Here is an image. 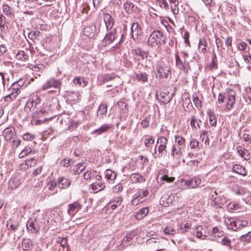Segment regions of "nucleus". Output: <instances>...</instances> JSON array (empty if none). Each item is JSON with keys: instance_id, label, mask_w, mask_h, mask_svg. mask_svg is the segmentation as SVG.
<instances>
[{"instance_id": "obj_1", "label": "nucleus", "mask_w": 251, "mask_h": 251, "mask_svg": "<svg viewBox=\"0 0 251 251\" xmlns=\"http://www.w3.org/2000/svg\"><path fill=\"white\" fill-rule=\"evenodd\" d=\"M165 37L163 33L159 30H154L149 36L147 45L152 47L160 46L162 44H165Z\"/></svg>"}, {"instance_id": "obj_2", "label": "nucleus", "mask_w": 251, "mask_h": 251, "mask_svg": "<svg viewBox=\"0 0 251 251\" xmlns=\"http://www.w3.org/2000/svg\"><path fill=\"white\" fill-rule=\"evenodd\" d=\"M235 92L232 90H229L227 91V93L225 95L222 94H220L218 97V102L220 104L223 103L227 100L226 108L228 110H229L232 108L233 104L235 103Z\"/></svg>"}, {"instance_id": "obj_3", "label": "nucleus", "mask_w": 251, "mask_h": 251, "mask_svg": "<svg viewBox=\"0 0 251 251\" xmlns=\"http://www.w3.org/2000/svg\"><path fill=\"white\" fill-rule=\"evenodd\" d=\"M119 34H118L116 29H113L111 31L106 34L104 39L102 41V45L103 46H107L110 44L115 43V45L120 44L121 42V39L119 38Z\"/></svg>"}, {"instance_id": "obj_4", "label": "nucleus", "mask_w": 251, "mask_h": 251, "mask_svg": "<svg viewBox=\"0 0 251 251\" xmlns=\"http://www.w3.org/2000/svg\"><path fill=\"white\" fill-rule=\"evenodd\" d=\"M24 84V83L21 80L14 83L12 85V87L9 90L10 93L4 97V100L9 102L15 100L20 93L19 86H22Z\"/></svg>"}, {"instance_id": "obj_5", "label": "nucleus", "mask_w": 251, "mask_h": 251, "mask_svg": "<svg viewBox=\"0 0 251 251\" xmlns=\"http://www.w3.org/2000/svg\"><path fill=\"white\" fill-rule=\"evenodd\" d=\"M227 227L228 229L233 231H237L248 226V222L247 221L235 220L230 218L226 222Z\"/></svg>"}, {"instance_id": "obj_6", "label": "nucleus", "mask_w": 251, "mask_h": 251, "mask_svg": "<svg viewBox=\"0 0 251 251\" xmlns=\"http://www.w3.org/2000/svg\"><path fill=\"white\" fill-rule=\"evenodd\" d=\"M167 143L168 140L165 137L161 136L158 138L156 145L159 144L158 148L159 157H162L163 155H166V147ZM156 146L157 145H156L154 148V152L153 153V154H154V153L156 154Z\"/></svg>"}, {"instance_id": "obj_7", "label": "nucleus", "mask_w": 251, "mask_h": 251, "mask_svg": "<svg viewBox=\"0 0 251 251\" xmlns=\"http://www.w3.org/2000/svg\"><path fill=\"white\" fill-rule=\"evenodd\" d=\"M61 85V81L60 79L50 78L44 83L42 87L43 90H48L51 88H60Z\"/></svg>"}, {"instance_id": "obj_8", "label": "nucleus", "mask_w": 251, "mask_h": 251, "mask_svg": "<svg viewBox=\"0 0 251 251\" xmlns=\"http://www.w3.org/2000/svg\"><path fill=\"white\" fill-rule=\"evenodd\" d=\"M175 59L176 67L184 73H188L190 69L189 66L188 64L186 63V60L185 58H183V61L180 59L178 54V51L175 54Z\"/></svg>"}, {"instance_id": "obj_9", "label": "nucleus", "mask_w": 251, "mask_h": 251, "mask_svg": "<svg viewBox=\"0 0 251 251\" xmlns=\"http://www.w3.org/2000/svg\"><path fill=\"white\" fill-rule=\"evenodd\" d=\"M131 32L132 37L135 41H138L139 38L143 34L141 26L138 23H133L132 24Z\"/></svg>"}, {"instance_id": "obj_10", "label": "nucleus", "mask_w": 251, "mask_h": 251, "mask_svg": "<svg viewBox=\"0 0 251 251\" xmlns=\"http://www.w3.org/2000/svg\"><path fill=\"white\" fill-rule=\"evenodd\" d=\"M183 189L194 188L198 187L201 183V179L198 178H192L188 180H181Z\"/></svg>"}, {"instance_id": "obj_11", "label": "nucleus", "mask_w": 251, "mask_h": 251, "mask_svg": "<svg viewBox=\"0 0 251 251\" xmlns=\"http://www.w3.org/2000/svg\"><path fill=\"white\" fill-rule=\"evenodd\" d=\"M156 72L157 75L160 79H166L168 77L170 71L168 67L158 66L156 67Z\"/></svg>"}, {"instance_id": "obj_12", "label": "nucleus", "mask_w": 251, "mask_h": 251, "mask_svg": "<svg viewBox=\"0 0 251 251\" xmlns=\"http://www.w3.org/2000/svg\"><path fill=\"white\" fill-rule=\"evenodd\" d=\"M174 95L175 92L170 94L168 91H162L160 93V98L157 99H159L161 102L166 104L170 101Z\"/></svg>"}, {"instance_id": "obj_13", "label": "nucleus", "mask_w": 251, "mask_h": 251, "mask_svg": "<svg viewBox=\"0 0 251 251\" xmlns=\"http://www.w3.org/2000/svg\"><path fill=\"white\" fill-rule=\"evenodd\" d=\"M3 135L6 141H10L14 139L15 128L13 127L6 128L3 131Z\"/></svg>"}, {"instance_id": "obj_14", "label": "nucleus", "mask_w": 251, "mask_h": 251, "mask_svg": "<svg viewBox=\"0 0 251 251\" xmlns=\"http://www.w3.org/2000/svg\"><path fill=\"white\" fill-rule=\"evenodd\" d=\"M26 227L29 232L34 234H36L40 229L36 219H35L34 221H28L26 224Z\"/></svg>"}, {"instance_id": "obj_15", "label": "nucleus", "mask_w": 251, "mask_h": 251, "mask_svg": "<svg viewBox=\"0 0 251 251\" xmlns=\"http://www.w3.org/2000/svg\"><path fill=\"white\" fill-rule=\"evenodd\" d=\"M68 210V213L70 216H73L76 214L81 208L82 205L77 201L70 204Z\"/></svg>"}, {"instance_id": "obj_16", "label": "nucleus", "mask_w": 251, "mask_h": 251, "mask_svg": "<svg viewBox=\"0 0 251 251\" xmlns=\"http://www.w3.org/2000/svg\"><path fill=\"white\" fill-rule=\"evenodd\" d=\"M21 183L19 175L12 176L8 182V187L11 189L17 188Z\"/></svg>"}, {"instance_id": "obj_17", "label": "nucleus", "mask_w": 251, "mask_h": 251, "mask_svg": "<svg viewBox=\"0 0 251 251\" xmlns=\"http://www.w3.org/2000/svg\"><path fill=\"white\" fill-rule=\"evenodd\" d=\"M103 20L105 23L107 29L109 30L112 29L114 25V22L111 15L108 13L104 14Z\"/></svg>"}, {"instance_id": "obj_18", "label": "nucleus", "mask_w": 251, "mask_h": 251, "mask_svg": "<svg viewBox=\"0 0 251 251\" xmlns=\"http://www.w3.org/2000/svg\"><path fill=\"white\" fill-rule=\"evenodd\" d=\"M183 149L173 145L171 151V154L174 159H179L182 155Z\"/></svg>"}, {"instance_id": "obj_19", "label": "nucleus", "mask_w": 251, "mask_h": 251, "mask_svg": "<svg viewBox=\"0 0 251 251\" xmlns=\"http://www.w3.org/2000/svg\"><path fill=\"white\" fill-rule=\"evenodd\" d=\"M33 246V242L30 239L24 238L22 240L21 248L23 251H31Z\"/></svg>"}, {"instance_id": "obj_20", "label": "nucleus", "mask_w": 251, "mask_h": 251, "mask_svg": "<svg viewBox=\"0 0 251 251\" xmlns=\"http://www.w3.org/2000/svg\"><path fill=\"white\" fill-rule=\"evenodd\" d=\"M96 31V26L92 24L90 26H86L84 29V34L89 38L94 36Z\"/></svg>"}, {"instance_id": "obj_21", "label": "nucleus", "mask_w": 251, "mask_h": 251, "mask_svg": "<svg viewBox=\"0 0 251 251\" xmlns=\"http://www.w3.org/2000/svg\"><path fill=\"white\" fill-rule=\"evenodd\" d=\"M105 178L109 183H113L116 178V174L110 169H107L104 172Z\"/></svg>"}, {"instance_id": "obj_22", "label": "nucleus", "mask_w": 251, "mask_h": 251, "mask_svg": "<svg viewBox=\"0 0 251 251\" xmlns=\"http://www.w3.org/2000/svg\"><path fill=\"white\" fill-rule=\"evenodd\" d=\"M112 128V125L110 124H104L102 125L100 127L98 128L92 132V133L97 135H100L104 133Z\"/></svg>"}, {"instance_id": "obj_23", "label": "nucleus", "mask_w": 251, "mask_h": 251, "mask_svg": "<svg viewBox=\"0 0 251 251\" xmlns=\"http://www.w3.org/2000/svg\"><path fill=\"white\" fill-rule=\"evenodd\" d=\"M149 209L148 207L142 208L135 213L134 218L136 220H141L147 215Z\"/></svg>"}, {"instance_id": "obj_24", "label": "nucleus", "mask_w": 251, "mask_h": 251, "mask_svg": "<svg viewBox=\"0 0 251 251\" xmlns=\"http://www.w3.org/2000/svg\"><path fill=\"white\" fill-rule=\"evenodd\" d=\"M237 151L239 155L246 160H248L250 159L249 151L247 149L239 146L237 147Z\"/></svg>"}, {"instance_id": "obj_25", "label": "nucleus", "mask_w": 251, "mask_h": 251, "mask_svg": "<svg viewBox=\"0 0 251 251\" xmlns=\"http://www.w3.org/2000/svg\"><path fill=\"white\" fill-rule=\"evenodd\" d=\"M71 183V181L65 177H60L58 179V186L60 188L66 189L68 188Z\"/></svg>"}, {"instance_id": "obj_26", "label": "nucleus", "mask_w": 251, "mask_h": 251, "mask_svg": "<svg viewBox=\"0 0 251 251\" xmlns=\"http://www.w3.org/2000/svg\"><path fill=\"white\" fill-rule=\"evenodd\" d=\"M232 170L235 173L243 176H246L247 175L245 168L239 164L234 165L232 167Z\"/></svg>"}, {"instance_id": "obj_27", "label": "nucleus", "mask_w": 251, "mask_h": 251, "mask_svg": "<svg viewBox=\"0 0 251 251\" xmlns=\"http://www.w3.org/2000/svg\"><path fill=\"white\" fill-rule=\"evenodd\" d=\"M175 144L174 145L183 149L185 147V139L184 137L178 135H175Z\"/></svg>"}, {"instance_id": "obj_28", "label": "nucleus", "mask_w": 251, "mask_h": 251, "mask_svg": "<svg viewBox=\"0 0 251 251\" xmlns=\"http://www.w3.org/2000/svg\"><path fill=\"white\" fill-rule=\"evenodd\" d=\"M130 178L132 182L135 183H141L145 181L144 177L138 173L132 174L130 175Z\"/></svg>"}, {"instance_id": "obj_29", "label": "nucleus", "mask_w": 251, "mask_h": 251, "mask_svg": "<svg viewBox=\"0 0 251 251\" xmlns=\"http://www.w3.org/2000/svg\"><path fill=\"white\" fill-rule=\"evenodd\" d=\"M232 191L236 195L243 196L246 194V188L238 185H235L232 187Z\"/></svg>"}, {"instance_id": "obj_30", "label": "nucleus", "mask_w": 251, "mask_h": 251, "mask_svg": "<svg viewBox=\"0 0 251 251\" xmlns=\"http://www.w3.org/2000/svg\"><path fill=\"white\" fill-rule=\"evenodd\" d=\"M28 51L26 50L25 52L24 50L19 51L16 55V58L17 60L22 61H26L28 60V54L27 53Z\"/></svg>"}, {"instance_id": "obj_31", "label": "nucleus", "mask_w": 251, "mask_h": 251, "mask_svg": "<svg viewBox=\"0 0 251 251\" xmlns=\"http://www.w3.org/2000/svg\"><path fill=\"white\" fill-rule=\"evenodd\" d=\"M124 9L127 12L130 13L136 11L137 6H135L132 2L127 1L124 4Z\"/></svg>"}, {"instance_id": "obj_32", "label": "nucleus", "mask_w": 251, "mask_h": 251, "mask_svg": "<svg viewBox=\"0 0 251 251\" xmlns=\"http://www.w3.org/2000/svg\"><path fill=\"white\" fill-rule=\"evenodd\" d=\"M122 201V199L120 197H115L109 203V207H111L112 209L114 210L121 204Z\"/></svg>"}, {"instance_id": "obj_33", "label": "nucleus", "mask_w": 251, "mask_h": 251, "mask_svg": "<svg viewBox=\"0 0 251 251\" xmlns=\"http://www.w3.org/2000/svg\"><path fill=\"white\" fill-rule=\"evenodd\" d=\"M105 187V183L102 182H96L91 184L92 189L96 191L97 192L103 190Z\"/></svg>"}, {"instance_id": "obj_34", "label": "nucleus", "mask_w": 251, "mask_h": 251, "mask_svg": "<svg viewBox=\"0 0 251 251\" xmlns=\"http://www.w3.org/2000/svg\"><path fill=\"white\" fill-rule=\"evenodd\" d=\"M132 52L136 56L141 57L143 59H144V57L147 58L148 56V53L139 48L132 50Z\"/></svg>"}, {"instance_id": "obj_35", "label": "nucleus", "mask_w": 251, "mask_h": 251, "mask_svg": "<svg viewBox=\"0 0 251 251\" xmlns=\"http://www.w3.org/2000/svg\"><path fill=\"white\" fill-rule=\"evenodd\" d=\"M171 4V9L173 13L176 15L178 13V1L177 0H169Z\"/></svg>"}, {"instance_id": "obj_36", "label": "nucleus", "mask_w": 251, "mask_h": 251, "mask_svg": "<svg viewBox=\"0 0 251 251\" xmlns=\"http://www.w3.org/2000/svg\"><path fill=\"white\" fill-rule=\"evenodd\" d=\"M163 231L165 234L169 235H174L176 233V230L172 225L166 226Z\"/></svg>"}, {"instance_id": "obj_37", "label": "nucleus", "mask_w": 251, "mask_h": 251, "mask_svg": "<svg viewBox=\"0 0 251 251\" xmlns=\"http://www.w3.org/2000/svg\"><path fill=\"white\" fill-rule=\"evenodd\" d=\"M207 43L206 40L204 38L200 39L199 42L198 48L200 50L201 49L202 53H204L207 51Z\"/></svg>"}, {"instance_id": "obj_38", "label": "nucleus", "mask_w": 251, "mask_h": 251, "mask_svg": "<svg viewBox=\"0 0 251 251\" xmlns=\"http://www.w3.org/2000/svg\"><path fill=\"white\" fill-rule=\"evenodd\" d=\"M226 203V198L224 196H219L214 203L218 207H222V206Z\"/></svg>"}, {"instance_id": "obj_39", "label": "nucleus", "mask_w": 251, "mask_h": 251, "mask_svg": "<svg viewBox=\"0 0 251 251\" xmlns=\"http://www.w3.org/2000/svg\"><path fill=\"white\" fill-rule=\"evenodd\" d=\"M48 109V106H44L41 108L39 111H37L34 113L33 116L35 118H40L42 116L47 113Z\"/></svg>"}, {"instance_id": "obj_40", "label": "nucleus", "mask_w": 251, "mask_h": 251, "mask_svg": "<svg viewBox=\"0 0 251 251\" xmlns=\"http://www.w3.org/2000/svg\"><path fill=\"white\" fill-rule=\"evenodd\" d=\"M149 194V191L147 189H142L138 191L137 193H136L134 195L138 196L137 197L140 199V200H145L144 198L147 196Z\"/></svg>"}, {"instance_id": "obj_41", "label": "nucleus", "mask_w": 251, "mask_h": 251, "mask_svg": "<svg viewBox=\"0 0 251 251\" xmlns=\"http://www.w3.org/2000/svg\"><path fill=\"white\" fill-rule=\"evenodd\" d=\"M2 10L3 13L7 16H11L12 15V9L8 4H3Z\"/></svg>"}, {"instance_id": "obj_42", "label": "nucleus", "mask_w": 251, "mask_h": 251, "mask_svg": "<svg viewBox=\"0 0 251 251\" xmlns=\"http://www.w3.org/2000/svg\"><path fill=\"white\" fill-rule=\"evenodd\" d=\"M148 75L146 73H140L136 74V78L138 81H140L143 82H147L148 80Z\"/></svg>"}, {"instance_id": "obj_43", "label": "nucleus", "mask_w": 251, "mask_h": 251, "mask_svg": "<svg viewBox=\"0 0 251 251\" xmlns=\"http://www.w3.org/2000/svg\"><path fill=\"white\" fill-rule=\"evenodd\" d=\"M37 106L35 105L34 101H32V98L30 97L29 100L27 101L26 105L25 107V110L26 112H28L32 109L35 108Z\"/></svg>"}, {"instance_id": "obj_44", "label": "nucleus", "mask_w": 251, "mask_h": 251, "mask_svg": "<svg viewBox=\"0 0 251 251\" xmlns=\"http://www.w3.org/2000/svg\"><path fill=\"white\" fill-rule=\"evenodd\" d=\"M6 226L9 229H10L12 230H16L18 228L19 224L17 222L14 223L10 220L7 222Z\"/></svg>"}, {"instance_id": "obj_45", "label": "nucleus", "mask_w": 251, "mask_h": 251, "mask_svg": "<svg viewBox=\"0 0 251 251\" xmlns=\"http://www.w3.org/2000/svg\"><path fill=\"white\" fill-rule=\"evenodd\" d=\"M203 229V228L201 226L197 227L196 228V232L195 233L196 237L199 239L204 240L206 239V235L203 234L201 230Z\"/></svg>"}, {"instance_id": "obj_46", "label": "nucleus", "mask_w": 251, "mask_h": 251, "mask_svg": "<svg viewBox=\"0 0 251 251\" xmlns=\"http://www.w3.org/2000/svg\"><path fill=\"white\" fill-rule=\"evenodd\" d=\"M154 143V139L152 136H150L145 139L144 145L146 148L149 149Z\"/></svg>"}, {"instance_id": "obj_47", "label": "nucleus", "mask_w": 251, "mask_h": 251, "mask_svg": "<svg viewBox=\"0 0 251 251\" xmlns=\"http://www.w3.org/2000/svg\"><path fill=\"white\" fill-rule=\"evenodd\" d=\"M41 35V32L39 31H35L34 32L31 31L28 33V38L32 40L35 39L39 40V36Z\"/></svg>"}, {"instance_id": "obj_48", "label": "nucleus", "mask_w": 251, "mask_h": 251, "mask_svg": "<svg viewBox=\"0 0 251 251\" xmlns=\"http://www.w3.org/2000/svg\"><path fill=\"white\" fill-rule=\"evenodd\" d=\"M190 125L193 128L196 129L200 128V125L195 116H192L191 117Z\"/></svg>"}, {"instance_id": "obj_49", "label": "nucleus", "mask_w": 251, "mask_h": 251, "mask_svg": "<svg viewBox=\"0 0 251 251\" xmlns=\"http://www.w3.org/2000/svg\"><path fill=\"white\" fill-rule=\"evenodd\" d=\"M86 166L84 163H78L75 166V172L76 174H79L85 170Z\"/></svg>"}, {"instance_id": "obj_50", "label": "nucleus", "mask_w": 251, "mask_h": 251, "mask_svg": "<svg viewBox=\"0 0 251 251\" xmlns=\"http://www.w3.org/2000/svg\"><path fill=\"white\" fill-rule=\"evenodd\" d=\"M190 224L188 223H185L184 225L181 224L179 226V228H178V231H179L180 233H184L186 231V229H188L190 228Z\"/></svg>"}, {"instance_id": "obj_51", "label": "nucleus", "mask_w": 251, "mask_h": 251, "mask_svg": "<svg viewBox=\"0 0 251 251\" xmlns=\"http://www.w3.org/2000/svg\"><path fill=\"white\" fill-rule=\"evenodd\" d=\"M6 25V19L3 14H0V29L2 31L5 28Z\"/></svg>"}, {"instance_id": "obj_52", "label": "nucleus", "mask_w": 251, "mask_h": 251, "mask_svg": "<svg viewBox=\"0 0 251 251\" xmlns=\"http://www.w3.org/2000/svg\"><path fill=\"white\" fill-rule=\"evenodd\" d=\"M137 196H135L134 195L133 196V199L131 201V203L132 205L136 206L139 204L145 201V200H140Z\"/></svg>"}, {"instance_id": "obj_53", "label": "nucleus", "mask_w": 251, "mask_h": 251, "mask_svg": "<svg viewBox=\"0 0 251 251\" xmlns=\"http://www.w3.org/2000/svg\"><path fill=\"white\" fill-rule=\"evenodd\" d=\"M32 101H34L35 105L38 106L40 104L41 99L40 97L37 94H33L31 96Z\"/></svg>"}, {"instance_id": "obj_54", "label": "nucleus", "mask_w": 251, "mask_h": 251, "mask_svg": "<svg viewBox=\"0 0 251 251\" xmlns=\"http://www.w3.org/2000/svg\"><path fill=\"white\" fill-rule=\"evenodd\" d=\"M238 48L240 50H242L245 52H247L249 50V47H248L247 44L244 42H242L239 45Z\"/></svg>"}, {"instance_id": "obj_55", "label": "nucleus", "mask_w": 251, "mask_h": 251, "mask_svg": "<svg viewBox=\"0 0 251 251\" xmlns=\"http://www.w3.org/2000/svg\"><path fill=\"white\" fill-rule=\"evenodd\" d=\"M251 238V231H248L247 233L241 235L240 240L242 241H248Z\"/></svg>"}, {"instance_id": "obj_56", "label": "nucleus", "mask_w": 251, "mask_h": 251, "mask_svg": "<svg viewBox=\"0 0 251 251\" xmlns=\"http://www.w3.org/2000/svg\"><path fill=\"white\" fill-rule=\"evenodd\" d=\"M44 69V66L43 64H38L34 65L32 67V70L36 72H42Z\"/></svg>"}, {"instance_id": "obj_57", "label": "nucleus", "mask_w": 251, "mask_h": 251, "mask_svg": "<svg viewBox=\"0 0 251 251\" xmlns=\"http://www.w3.org/2000/svg\"><path fill=\"white\" fill-rule=\"evenodd\" d=\"M135 235V232L134 231H131L128 233L126 237L123 239V241L125 242H128L131 240Z\"/></svg>"}, {"instance_id": "obj_58", "label": "nucleus", "mask_w": 251, "mask_h": 251, "mask_svg": "<svg viewBox=\"0 0 251 251\" xmlns=\"http://www.w3.org/2000/svg\"><path fill=\"white\" fill-rule=\"evenodd\" d=\"M199 142L195 139H192L190 143V148L191 149H196L197 148L200 149Z\"/></svg>"}, {"instance_id": "obj_59", "label": "nucleus", "mask_w": 251, "mask_h": 251, "mask_svg": "<svg viewBox=\"0 0 251 251\" xmlns=\"http://www.w3.org/2000/svg\"><path fill=\"white\" fill-rule=\"evenodd\" d=\"M115 78L114 74H107L105 75L103 78V82H107Z\"/></svg>"}, {"instance_id": "obj_60", "label": "nucleus", "mask_w": 251, "mask_h": 251, "mask_svg": "<svg viewBox=\"0 0 251 251\" xmlns=\"http://www.w3.org/2000/svg\"><path fill=\"white\" fill-rule=\"evenodd\" d=\"M150 117H146L141 122V125L143 128H147L149 126Z\"/></svg>"}, {"instance_id": "obj_61", "label": "nucleus", "mask_w": 251, "mask_h": 251, "mask_svg": "<svg viewBox=\"0 0 251 251\" xmlns=\"http://www.w3.org/2000/svg\"><path fill=\"white\" fill-rule=\"evenodd\" d=\"M31 151V150L30 149H25L21 151V152L19 154V156L20 158H23L25 156L28 155Z\"/></svg>"}, {"instance_id": "obj_62", "label": "nucleus", "mask_w": 251, "mask_h": 251, "mask_svg": "<svg viewBox=\"0 0 251 251\" xmlns=\"http://www.w3.org/2000/svg\"><path fill=\"white\" fill-rule=\"evenodd\" d=\"M193 100L197 108H199L201 107V101L199 100L197 96L193 97Z\"/></svg>"}, {"instance_id": "obj_63", "label": "nucleus", "mask_w": 251, "mask_h": 251, "mask_svg": "<svg viewBox=\"0 0 251 251\" xmlns=\"http://www.w3.org/2000/svg\"><path fill=\"white\" fill-rule=\"evenodd\" d=\"M221 243L224 246H226L229 247H230V246H231L230 240L226 237H225L222 239Z\"/></svg>"}, {"instance_id": "obj_64", "label": "nucleus", "mask_w": 251, "mask_h": 251, "mask_svg": "<svg viewBox=\"0 0 251 251\" xmlns=\"http://www.w3.org/2000/svg\"><path fill=\"white\" fill-rule=\"evenodd\" d=\"M209 116V123L212 126H215L217 124V120L215 116L212 114H210Z\"/></svg>"}]
</instances>
